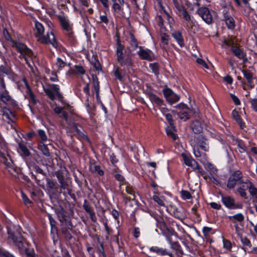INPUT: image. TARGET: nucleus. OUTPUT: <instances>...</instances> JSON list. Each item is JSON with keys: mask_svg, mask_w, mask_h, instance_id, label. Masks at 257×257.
Segmentation results:
<instances>
[{"mask_svg": "<svg viewBox=\"0 0 257 257\" xmlns=\"http://www.w3.org/2000/svg\"><path fill=\"white\" fill-rule=\"evenodd\" d=\"M7 230L8 239L13 241L20 252L25 251L27 257H36L33 248L29 247L18 227L14 225L7 226Z\"/></svg>", "mask_w": 257, "mask_h": 257, "instance_id": "1", "label": "nucleus"}, {"mask_svg": "<svg viewBox=\"0 0 257 257\" xmlns=\"http://www.w3.org/2000/svg\"><path fill=\"white\" fill-rule=\"evenodd\" d=\"M148 213L155 220L156 227L161 230L163 236L176 234L174 227L177 225V223L173 218L159 214L154 211L149 210Z\"/></svg>", "mask_w": 257, "mask_h": 257, "instance_id": "2", "label": "nucleus"}, {"mask_svg": "<svg viewBox=\"0 0 257 257\" xmlns=\"http://www.w3.org/2000/svg\"><path fill=\"white\" fill-rule=\"evenodd\" d=\"M191 145L193 147L195 157L203 164L207 161V156L205 153H201L199 148L204 152H208L209 150L208 140L203 135H199L191 141Z\"/></svg>", "mask_w": 257, "mask_h": 257, "instance_id": "3", "label": "nucleus"}, {"mask_svg": "<svg viewBox=\"0 0 257 257\" xmlns=\"http://www.w3.org/2000/svg\"><path fill=\"white\" fill-rule=\"evenodd\" d=\"M34 35L38 40L44 44H50L54 47L56 48L58 46L56 40L54 33L51 29L47 31L46 36L44 35L45 28L43 25L37 21L35 23Z\"/></svg>", "mask_w": 257, "mask_h": 257, "instance_id": "4", "label": "nucleus"}, {"mask_svg": "<svg viewBox=\"0 0 257 257\" xmlns=\"http://www.w3.org/2000/svg\"><path fill=\"white\" fill-rule=\"evenodd\" d=\"M116 60L120 65L125 68H128L132 65V57L130 54H126V50L119 38H117L115 44Z\"/></svg>", "mask_w": 257, "mask_h": 257, "instance_id": "5", "label": "nucleus"}, {"mask_svg": "<svg viewBox=\"0 0 257 257\" xmlns=\"http://www.w3.org/2000/svg\"><path fill=\"white\" fill-rule=\"evenodd\" d=\"M12 43L16 47L17 50L19 52L24 59L30 68L33 67V62L32 58L33 56V52L31 49L29 48L26 44L20 42L13 41Z\"/></svg>", "mask_w": 257, "mask_h": 257, "instance_id": "6", "label": "nucleus"}, {"mask_svg": "<svg viewBox=\"0 0 257 257\" xmlns=\"http://www.w3.org/2000/svg\"><path fill=\"white\" fill-rule=\"evenodd\" d=\"M112 3V12L115 18L128 19L130 16V12L126 14L124 11L123 5L124 0H111Z\"/></svg>", "mask_w": 257, "mask_h": 257, "instance_id": "7", "label": "nucleus"}, {"mask_svg": "<svg viewBox=\"0 0 257 257\" xmlns=\"http://www.w3.org/2000/svg\"><path fill=\"white\" fill-rule=\"evenodd\" d=\"M244 181L243 180L242 172L240 170H236L229 175L227 181L226 187L230 190L233 189L237 184H245Z\"/></svg>", "mask_w": 257, "mask_h": 257, "instance_id": "8", "label": "nucleus"}, {"mask_svg": "<svg viewBox=\"0 0 257 257\" xmlns=\"http://www.w3.org/2000/svg\"><path fill=\"white\" fill-rule=\"evenodd\" d=\"M44 91L52 100H55L56 97L59 100L63 99V95L60 91V87L58 84H52L50 85V88H44Z\"/></svg>", "mask_w": 257, "mask_h": 257, "instance_id": "9", "label": "nucleus"}, {"mask_svg": "<svg viewBox=\"0 0 257 257\" xmlns=\"http://www.w3.org/2000/svg\"><path fill=\"white\" fill-rule=\"evenodd\" d=\"M176 113L180 119L183 121L188 120L191 116V111L188 106L181 102L175 106Z\"/></svg>", "mask_w": 257, "mask_h": 257, "instance_id": "10", "label": "nucleus"}, {"mask_svg": "<svg viewBox=\"0 0 257 257\" xmlns=\"http://www.w3.org/2000/svg\"><path fill=\"white\" fill-rule=\"evenodd\" d=\"M198 15L207 24H211L213 22V16L212 13L208 8L206 7H199L196 11Z\"/></svg>", "mask_w": 257, "mask_h": 257, "instance_id": "11", "label": "nucleus"}, {"mask_svg": "<svg viewBox=\"0 0 257 257\" xmlns=\"http://www.w3.org/2000/svg\"><path fill=\"white\" fill-rule=\"evenodd\" d=\"M221 201L223 205L228 209H236L242 208V205L240 203L235 204L234 198L230 196H222Z\"/></svg>", "mask_w": 257, "mask_h": 257, "instance_id": "12", "label": "nucleus"}, {"mask_svg": "<svg viewBox=\"0 0 257 257\" xmlns=\"http://www.w3.org/2000/svg\"><path fill=\"white\" fill-rule=\"evenodd\" d=\"M57 18L63 29L68 33L69 38L73 39V35L71 32V25L68 17L63 15H59L57 16Z\"/></svg>", "mask_w": 257, "mask_h": 257, "instance_id": "13", "label": "nucleus"}, {"mask_svg": "<svg viewBox=\"0 0 257 257\" xmlns=\"http://www.w3.org/2000/svg\"><path fill=\"white\" fill-rule=\"evenodd\" d=\"M246 184V189H248L250 195L253 199V203L255 211L257 212V188L254 184L248 179L244 181Z\"/></svg>", "mask_w": 257, "mask_h": 257, "instance_id": "14", "label": "nucleus"}, {"mask_svg": "<svg viewBox=\"0 0 257 257\" xmlns=\"http://www.w3.org/2000/svg\"><path fill=\"white\" fill-rule=\"evenodd\" d=\"M4 92L0 91V99L6 104L11 106L13 108H18V105L16 100L13 99L9 94L8 91L6 90H3Z\"/></svg>", "mask_w": 257, "mask_h": 257, "instance_id": "15", "label": "nucleus"}, {"mask_svg": "<svg viewBox=\"0 0 257 257\" xmlns=\"http://www.w3.org/2000/svg\"><path fill=\"white\" fill-rule=\"evenodd\" d=\"M137 54L142 60L152 61L154 58L153 52L151 50L144 48L142 46L139 47Z\"/></svg>", "mask_w": 257, "mask_h": 257, "instance_id": "16", "label": "nucleus"}, {"mask_svg": "<svg viewBox=\"0 0 257 257\" xmlns=\"http://www.w3.org/2000/svg\"><path fill=\"white\" fill-rule=\"evenodd\" d=\"M65 172L67 173L66 168L63 167L62 170H58L55 172V175L58 179L61 189H67L68 183L65 178Z\"/></svg>", "mask_w": 257, "mask_h": 257, "instance_id": "17", "label": "nucleus"}, {"mask_svg": "<svg viewBox=\"0 0 257 257\" xmlns=\"http://www.w3.org/2000/svg\"><path fill=\"white\" fill-rule=\"evenodd\" d=\"M59 220L62 224V228L72 230L73 225L70 219L67 218V216L63 210L58 213Z\"/></svg>", "mask_w": 257, "mask_h": 257, "instance_id": "18", "label": "nucleus"}, {"mask_svg": "<svg viewBox=\"0 0 257 257\" xmlns=\"http://www.w3.org/2000/svg\"><path fill=\"white\" fill-rule=\"evenodd\" d=\"M68 126V129L71 132L73 130H75L77 134L82 136L85 138H87V136L85 135L78 128V125L75 123L74 119L71 117H68L65 120Z\"/></svg>", "mask_w": 257, "mask_h": 257, "instance_id": "19", "label": "nucleus"}, {"mask_svg": "<svg viewBox=\"0 0 257 257\" xmlns=\"http://www.w3.org/2000/svg\"><path fill=\"white\" fill-rule=\"evenodd\" d=\"M175 218L182 220L186 217V214L183 209H179L175 206H171L168 211Z\"/></svg>", "mask_w": 257, "mask_h": 257, "instance_id": "20", "label": "nucleus"}, {"mask_svg": "<svg viewBox=\"0 0 257 257\" xmlns=\"http://www.w3.org/2000/svg\"><path fill=\"white\" fill-rule=\"evenodd\" d=\"M231 51L236 57L242 60L243 63L247 61L246 53L239 47L233 46L231 48Z\"/></svg>", "mask_w": 257, "mask_h": 257, "instance_id": "21", "label": "nucleus"}, {"mask_svg": "<svg viewBox=\"0 0 257 257\" xmlns=\"http://www.w3.org/2000/svg\"><path fill=\"white\" fill-rule=\"evenodd\" d=\"M83 208L84 210L89 214V216L91 221L93 222L97 221V217L95 215V212L93 207L89 204L86 199H85L83 204Z\"/></svg>", "mask_w": 257, "mask_h": 257, "instance_id": "22", "label": "nucleus"}, {"mask_svg": "<svg viewBox=\"0 0 257 257\" xmlns=\"http://www.w3.org/2000/svg\"><path fill=\"white\" fill-rule=\"evenodd\" d=\"M92 89L94 90V91L95 92L96 95V98L97 102L98 103H100L102 102L100 97L99 96V82L98 81V79L96 75H92Z\"/></svg>", "mask_w": 257, "mask_h": 257, "instance_id": "23", "label": "nucleus"}, {"mask_svg": "<svg viewBox=\"0 0 257 257\" xmlns=\"http://www.w3.org/2000/svg\"><path fill=\"white\" fill-rule=\"evenodd\" d=\"M3 115L5 116L9 120V123L12 125L16 120V116L15 112H13L9 108L4 107L3 109Z\"/></svg>", "mask_w": 257, "mask_h": 257, "instance_id": "24", "label": "nucleus"}, {"mask_svg": "<svg viewBox=\"0 0 257 257\" xmlns=\"http://www.w3.org/2000/svg\"><path fill=\"white\" fill-rule=\"evenodd\" d=\"M172 36L176 40L177 44L181 48L184 47V40L181 32L179 31H173L172 32Z\"/></svg>", "mask_w": 257, "mask_h": 257, "instance_id": "25", "label": "nucleus"}, {"mask_svg": "<svg viewBox=\"0 0 257 257\" xmlns=\"http://www.w3.org/2000/svg\"><path fill=\"white\" fill-rule=\"evenodd\" d=\"M181 157L183 158L184 164L186 166L191 167V168L196 166L197 162L190 156L183 153L181 154Z\"/></svg>", "mask_w": 257, "mask_h": 257, "instance_id": "26", "label": "nucleus"}, {"mask_svg": "<svg viewBox=\"0 0 257 257\" xmlns=\"http://www.w3.org/2000/svg\"><path fill=\"white\" fill-rule=\"evenodd\" d=\"M0 158H1V161L6 166L7 170H8L10 167H11L14 164L8 154L0 153Z\"/></svg>", "mask_w": 257, "mask_h": 257, "instance_id": "27", "label": "nucleus"}, {"mask_svg": "<svg viewBox=\"0 0 257 257\" xmlns=\"http://www.w3.org/2000/svg\"><path fill=\"white\" fill-rule=\"evenodd\" d=\"M0 158H1V161L6 166L7 170H8L10 167H11L14 164L8 154L0 153Z\"/></svg>", "mask_w": 257, "mask_h": 257, "instance_id": "28", "label": "nucleus"}, {"mask_svg": "<svg viewBox=\"0 0 257 257\" xmlns=\"http://www.w3.org/2000/svg\"><path fill=\"white\" fill-rule=\"evenodd\" d=\"M18 147V151L22 157H27L30 156V152L24 142L19 143Z\"/></svg>", "mask_w": 257, "mask_h": 257, "instance_id": "29", "label": "nucleus"}, {"mask_svg": "<svg viewBox=\"0 0 257 257\" xmlns=\"http://www.w3.org/2000/svg\"><path fill=\"white\" fill-rule=\"evenodd\" d=\"M172 236L171 235H168L164 236L166 238V240L170 245V247L176 251L180 252L181 250V247L178 241H172Z\"/></svg>", "mask_w": 257, "mask_h": 257, "instance_id": "30", "label": "nucleus"}, {"mask_svg": "<svg viewBox=\"0 0 257 257\" xmlns=\"http://www.w3.org/2000/svg\"><path fill=\"white\" fill-rule=\"evenodd\" d=\"M147 95L151 102L155 103L158 106H162L163 105V100L159 97L157 95L152 92H148Z\"/></svg>", "mask_w": 257, "mask_h": 257, "instance_id": "31", "label": "nucleus"}, {"mask_svg": "<svg viewBox=\"0 0 257 257\" xmlns=\"http://www.w3.org/2000/svg\"><path fill=\"white\" fill-rule=\"evenodd\" d=\"M150 251L151 252H155L159 255H171V252L170 251H167L166 249H163V248H160L158 246H152L149 249Z\"/></svg>", "mask_w": 257, "mask_h": 257, "instance_id": "32", "label": "nucleus"}, {"mask_svg": "<svg viewBox=\"0 0 257 257\" xmlns=\"http://www.w3.org/2000/svg\"><path fill=\"white\" fill-rule=\"evenodd\" d=\"M176 8L177 10L178 16L181 17L184 20L191 15L183 6L178 5L176 6Z\"/></svg>", "mask_w": 257, "mask_h": 257, "instance_id": "33", "label": "nucleus"}, {"mask_svg": "<svg viewBox=\"0 0 257 257\" xmlns=\"http://www.w3.org/2000/svg\"><path fill=\"white\" fill-rule=\"evenodd\" d=\"M184 20L186 22V29L189 31H192L193 27L195 26L196 21L194 17L190 15L188 17L186 18Z\"/></svg>", "mask_w": 257, "mask_h": 257, "instance_id": "34", "label": "nucleus"}, {"mask_svg": "<svg viewBox=\"0 0 257 257\" xmlns=\"http://www.w3.org/2000/svg\"><path fill=\"white\" fill-rule=\"evenodd\" d=\"M26 93L28 96V99L29 100V103L33 105L36 104L37 100L36 99L34 94L28 85H27Z\"/></svg>", "mask_w": 257, "mask_h": 257, "instance_id": "35", "label": "nucleus"}, {"mask_svg": "<svg viewBox=\"0 0 257 257\" xmlns=\"http://www.w3.org/2000/svg\"><path fill=\"white\" fill-rule=\"evenodd\" d=\"M130 40L129 41V44L130 45L131 47L132 48V50L133 51L137 50V48H139L140 47L139 46V42L138 40L136 39L134 35L131 33L130 34Z\"/></svg>", "mask_w": 257, "mask_h": 257, "instance_id": "36", "label": "nucleus"}, {"mask_svg": "<svg viewBox=\"0 0 257 257\" xmlns=\"http://www.w3.org/2000/svg\"><path fill=\"white\" fill-rule=\"evenodd\" d=\"M175 126L174 125L173 126L169 125L166 128L167 135L171 137L173 141L176 140L178 138L177 134L175 133Z\"/></svg>", "mask_w": 257, "mask_h": 257, "instance_id": "37", "label": "nucleus"}, {"mask_svg": "<svg viewBox=\"0 0 257 257\" xmlns=\"http://www.w3.org/2000/svg\"><path fill=\"white\" fill-rule=\"evenodd\" d=\"M246 184H241L236 188L237 192L239 193V195L244 198H246L247 196V193L246 192Z\"/></svg>", "mask_w": 257, "mask_h": 257, "instance_id": "38", "label": "nucleus"}, {"mask_svg": "<svg viewBox=\"0 0 257 257\" xmlns=\"http://www.w3.org/2000/svg\"><path fill=\"white\" fill-rule=\"evenodd\" d=\"M153 200L160 206H165V197L159 196L157 194H154L152 197Z\"/></svg>", "mask_w": 257, "mask_h": 257, "instance_id": "39", "label": "nucleus"}, {"mask_svg": "<svg viewBox=\"0 0 257 257\" xmlns=\"http://www.w3.org/2000/svg\"><path fill=\"white\" fill-rule=\"evenodd\" d=\"M38 149L41 151L43 155L45 156L49 157L50 156V152L46 145L43 142H40L38 144Z\"/></svg>", "mask_w": 257, "mask_h": 257, "instance_id": "40", "label": "nucleus"}, {"mask_svg": "<svg viewBox=\"0 0 257 257\" xmlns=\"http://www.w3.org/2000/svg\"><path fill=\"white\" fill-rule=\"evenodd\" d=\"M231 114L233 118L242 128L243 126H244V123L243 122L242 119L239 115L238 112L236 110H233L232 111Z\"/></svg>", "mask_w": 257, "mask_h": 257, "instance_id": "41", "label": "nucleus"}, {"mask_svg": "<svg viewBox=\"0 0 257 257\" xmlns=\"http://www.w3.org/2000/svg\"><path fill=\"white\" fill-rule=\"evenodd\" d=\"M192 131L195 134L200 133L202 131V127L199 121L196 120L193 122Z\"/></svg>", "mask_w": 257, "mask_h": 257, "instance_id": "42", "label": "nucleus"}, {"mask_svg": "<svg viewBox=\"0 0 257 257\" xmlns=\"http://www.w3.org/2000/svg\"><path fill=\"white\" fill-rule=\"evenodd\" d=\"M161 47L165 49L168 45L169 36L166 33H162L161 34Z\"/></svg>", "mask_w": 257, "mask_h": 257, "instance_id": "43", "label": "nucleus"}, {"mask_svg": "<svg viewBox=\"0 0 257 257\" xmlns=\"http://www.w3.org/2000/svg\"><path fill=\"white\" fill-rule=\"evenodd\" d=\"M243 76L246 79L247 82L251 84L252 82V73L249 70H243L242 71Z\"/></svg>", "mask_w": 257, "mask_h": 257, "instance_id": "44", "label": "nucleus"}, {"mask_svg": "<svg viewBox=\"0 0 257 257\" xmlns=\"http://www.w3.org/2000/svg\"><path fill=\"white\" fill-rule=\"evenodd\" d=\"M162 109L163 115L165 116L166 119L167 120V121L169 124V125H170V126L174 125V123L173 120L172 119V115L170 113H165V111L167 110V109H166V108L163 107L162 108Z\"/></svg>", "mask_w": 257, "mask_h": 257, "instance_id": "45", "label": "nucleus"}, {"mask_svg": "<svg viewBox=\"0 0 257 257\" xmlns=\"http://www.w3.org/2000/svg\"><path fill=\"white\" fill-rule=\"evenodd\" d=\"M56 64L58 67V72L62 70L67 65L66 62L59 57L57 58Z\"/></svg>", "mask_w": 257, "mask_h": 257, "instance_id": "46", "label": "nucleus"}, {"mask_svg": "<svg viewBox=\"0 0 257 257\" xmlns=\"http://www.w3.org/2000/svg\"><path fill=\"white\" fill-rule=\"evenodd\" d=\"M180 96L175 93H173L166 100L171 104H172L180 99Z\"/></svg>", "mask_w": 257, "mask_h": 257, "instance_id": "47", "label": "nucleus"}, {"mask_svg": "<svg viewBox=\"0 0 257 257\" xmlns=\"http://www.w3.org/2000/svg\"><path fill=\"white\" fill-rule=\"evenodd\" d=\"M7 171L9 173L14 177H17L19 172V168L14 164L11 167H10Z\"/></svg>", "mask_w": 257, "mask_h": 257, "instance_id": "48", "label": "nucleus"}, {"mask_svg": "<svg viewBox=\"0 0 257 257\" xmlns=\"http://www.w3.org/2000/svg\"><path fill=\"white\" fill-rule=\"evenodd\" d=\"M226 26L229 29L233 30L235 27V21L233 18L232 17L230 18H228L227 20L225 21Z\"/></svg>", "mask_w": 257, "mask_h": 257, "instance_id": "49", "label": "nucleus"}, {"mask_svg": "<svg viewBox=\"0 0 257 257\" xmlns=\"http://www.w3.org/2000/svg\"><path fill=\"white\" fill-rule=\"evenodd\" d=\"M149 67L152 71V72L156 76L159 74V68L157 63H150Z\"/></svg>", "mask_w": 257, "mask_h": 257, "instance_id": "50", "label": "nucleus"}, {"mask_svg": "<svg viewBox=\"0 0 257 257\" xmlns=\"http://www.w3.org/2000/svg\"><path fill=\"white\" fill-rule=\"evenodd\" d=\"M102 223L104 225L105 230L106 232V234L107 235H110L113 232V230L112 228L109 227L107 225V219L106 218L102 219Z\"/></svg>", "mask_w": 257, "mask_h": 257, "instance_id": "51", "label": "nucleus"}, {"mask_svg": "<svg viewBox=\"0 0 257 257\" xmlns=\"http://www.w3.org/2000/svg\"><path fill=\"white\" fill-rule=\"evenodd\" d=\"M38 136L41 139V142L44 143L48 140L47 136L45 132L41 129H39L37 131Z\"/></svg>", "mask_w": 257, "mask_h": 257, "instance_id": "52", "label": "nucleus"}, {"mask_svg": "<svg viewBox=\"0 0 257 257\" xmlns=\"http://www.w3.org/2000/svg\"><path fill=\"white\" fill-rule=\"evenodd\" d=\"M180 194L183 200H186L192 198L191 193L187 190H182L180 192Z\"/></svg>", "mask_w": 257, "mask_h": 257, "instance_id": "53", "label": "nucleus"}, {"mask_svg": "<svg viewBox=\"0 0 257 257\" xmlns=\"http://www.w3.org/2000/svg\"><path fill=\"white\" fill-rule=\"evenodd\" d=\"M91 171L92 173L97 174L100 176H102L104 175V171L98 165H95L93 168H91Z\"/></svg>", "mask_w": 257, "mask_h": 257, "instance_id": "54", "label": "nucleus"}, {"mask_svg": "<svg viewBox=\"0 0 257 257\" xmlns=\"http://www.w3.org/2000/svg\"><path fill=\"white\" fill-rule=\"evenodd\" d=\"M228 218L230 219L233 218L234 220L240 222L243 221L244 219V216L241 213H238L232 216H229Z\"/></svg>", "mask_w": 257, "mask_h": 257, "instance_id": "55", "label": "nucleus"}, {"mask_svg": "<svg viewBox=\"0 0 257 257\" xmlns=\"http://www.w3.org/2000/svg\"><path fill=\"white\" fill-rule=\"evenodd\" d=\"M206 162H207L206 168L210 171V174H213L215 175H217V169L214 167V166L211 163L207 162V161Z\"/></svg>", "mask_w": 257, "mask_h": 257, "instance_id": "56", "label": "nucleus"}, {"mask_svg": "<svg viewBox=\"0 0 257 257\" xmlns=\"http://www.w3.org/2000/svg\"><path fill=\"white\" fill-rule=\"evenodd\" d=\"M240 240L243 245L251 247V243L249 239L246 236H243L242 235L239 237Z\"/></svg>", "mask_w": 257, "mask_h": 257, "instance_id": "57", "label": "nucleus"}, {"mask_svg": "<svg viewBox=\"0 0 257 257\" xmlns=\"http://www.w3.org/2000/svg\"><path fill=\"white\" fill-rule=\"evenodd\" d=\"M114 75L116 79L122 81L123 79L122 75L119 71V66H116L114 70Z\"/></svg>", "mask_w": 257, "mask_h": 257, "instance_id": "58", "label": "nucleus"}, {"mask_svg": "<svg viewBox=\"0 0 257 257\" xmlns=\"http://www.w3.org/2000/svg\"><path fill=\"white\" fill-rule=\"evenodd\" d=\"M49 79L52 82H57L59 81L58 75L56 71H52L50 73Z\"/></svg>", "mask_w": 257, "mask_h": 257, "instance_id": "59", "label": "nucleus"}, {"mask_svg": "<svg viewBox=\"0 0 257 257\" xmlns=\"http://www.w3.org/2000/svg\"><path fill=\"white\" fill-rule=\"evenodd\" d=\"M34 170L36 173L42 175V179H44L47 177L46 173L44 172V171L40 168L38 166H35L34 167Z\"/></svg>", "mask_w": 257, "mask_h": 257, "instance_id": "60", "label": "nucleus"}, {"mask_svg": "<svg viewBox=\"0 0 257 257\" xmlns=\"http://www.w3.org/2000/svg\"><path fill=\"white\" fill-rule=\"evenodd\" d=\"M163 93L166 99H167L174 92L171 88H165L163 90Z\"/></svg>", "mask_w": 257, "mask_h": 257, "instance_id": "61", "label": "nucleus"}, {"mask_svg": "<svg viewBox=\"0 0 257 257\" xmlns=\"http://www.w3.org/2000/svg\"><path fill=\"white\" fill-rule=\"evenodd\" d=\"M61 231L62 234L65 236V237L67 239H71L72 237V236L71 235V232L72 231V230L70 229H67L65 228H61Z\"/></svg>", "mask_w": 257, "mask_h": 257, "instance_id": "62", "label": "nucleus"}, {"mask_svg": "<svg viewBox=\"0 0 257 257\" xmlns=\"http://www.w3.org/2000/svg\"><path fill=\"white\" fill-rule=\"evenodd\" d=\"M0 257H15L12 253L3 248H0Z\"/></svg>", "mask_w": 257, "mask_h": 257, "instance_id": "63", "label": "nucleus"}, {"mask_svg": "<svg viewBox=\"0 0 257 257\" xmlns=\"http://www.w3.org/2000/svg\"><path fill=\"white\" fill-rule=\"evenodd\" d=\"M250 103L252 109L257 112V98L250 99Z\"/></svg>", "mask_w": 257, "mask_h": 257, "instance_id": "64", "label": "nucleus"}]
</instances>
